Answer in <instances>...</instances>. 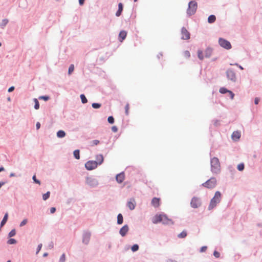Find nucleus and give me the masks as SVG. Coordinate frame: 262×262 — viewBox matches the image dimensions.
Segmentation results:
<instances>
[{"label":"nucleus","mask_w":262,"mask_h":262,"mask_svg":"<svg viewBox=\"0 0 262 262\" xmlns=\"http://www.w3.org/2000/svg\"><path fill=\"white\" fill-rule=\"evenodd\" d=\"M211 171L215 174L219 173L221 171V165L217 158L213 157L211 159Z\"/></svg>","instance_id":"obj_1"},{"label":"nucleus","mask_w":262,"mask_h":262,"mask_svg":"<svg viewBox=\"0 0 262 262\" xmlns=\"http://www.w3.org/2000/svg\"><path fill=\"white\" fill-rule=\"evenodd\" d=\"M221 199V193L219 191H216L215 193L214 197L211 200L208 209L209 210L213 209L215 206H216V204L220 202Z\"/></svg>","instance_id":"obj_2"},{"label":"nucleus","mask_w":262,"mask_h":262,"mask_svg":"<svg viewBox=\"0 0 262 262\" xmlns=\"http://www.w3.org/2000/svg\"><path fill=\"white\" fill-rule=\"evenodd\" d=\"M198 5L196 2L194 1H191L189 3L188 8L187 10V13L189 15L194 14L197 9Z\"/></svg>","instance_id":"obj_3"},{"label":"nucleus","mask_w":262,"mask_h":262,"mask_svg":"<svg viewBox=\"0 0 262 262\" xmlns=\"http://www.w3.org/2000/svg\"><path fill=\"white\" fill-rule=\"evenodd\" d=\"M216 184V180L214 178H211L206 182L204 183L202 185L207 188H213Z\"/></svg>","instance_id":"obj_4"},{"label":"nucleus","mask_w":262,"mask_h":262,"mask_svg":"<svg viewBox=\"0 0 262 262\" xmlns=\"http://www.w3.org/2000/svg\"><path fill=\"white\" fill-rule=\"evenodd\" d=\"M219 43L222 47L227 50L231 48V45L230 42L224 38H220L219 39Z\"/></svg>","instance_id":"obj_5"},{"label":"nucleus","mask_w":262,"mask_h":262,"mask_svg":"<svg viewBox=\"0 0 262 262\" xmlns=\"http://www.w3.org/2000/svg\"><path fill=\"white\" fill-rule=\"evenodd\" d=\"M97 165V162L95 161H89L85 164V168L89 170L96 168Z\"/></svg>","instance_id":"obj_6"},{"label":"nucleus","mask_w":262,"mask_h":262,"mask_svg":"<svg viewBox=\"0 0 262 262\" xmlns=\"http://www.w3.org/2000/svg\"><path fill=\"white\" fill-rule=\"evenodd\" d=\"M181 35V38L182 39L187 40L190 38V33L184 27L182 28Z\"/></svg>","instance_id":"obj_7"},{"label":"nucleus","mask_w":262,"mask_h":262,"mask_svg":"<svg viewBox=\"0 0 262 262\" xmlns=\"http://www.w3.org/2000/svg\"><path fill=\"white\" fill-rule=\"evenodd\" d=\"M226 74L229 80H231L233 81H235L236 75L233 70L231 69H229L227 71Z\"/></svg>","instance_id":"obj_8"},{"label":"nucleus","mask_w":262,"mask_h":262,"mask_svg":"<svg viewBox=\"0 0 262 262\" xmlns=\"http://www.w3.org/2000/svg\"><path fill=\"white\" fill-rule=\"evenodd\" d=\"M136 205V203L135 199L131 198L127 203V206L130 210H133L135 209Z\"/></svg>","instance_id":"obj_9"},{"label":"nucleus","mask_w":262,"mask_h":262,"mask_svg":"<svg viewBox=\"0 0 262 262\" xmlns=\"http://www.w3.org/2000/svg\"><path fill=\"white\" fill-rule=\"evenodd\" d=\"M201 204L199 199L197 198H193L191 201V205L192 207L198 208Z\"/></svg>","instance_id":"obj_10"},{"label":"nucleus","mask_w":262,"mask_h":262,"mask_svg":"<svg viewBox=\"0 0 262 262\" xmlns=\"http://www.w3.org/2000/svg\"><path fill=\"white\" fill-rule=\"evenodd\" d=\"M125 179V174L124 172H121L118 174L116 177V181L119 183H121Z\"/></svg>","instance_id":"obj_11"},{"label":"nucleus","mask_w":262,"mask_h":262,"mask_svg":"<svg viewBox=\"0 0 262 262\" xmlns=\"http://www.w3.org/2000/svg\"><path fill=\"white\" fill-rule=\"evenodd\" d=\"M128 227L127 225L123 226L120 230L119 233L122 236H124L128 231Z\"/></svg>","instance_id":"obj_12"},{"label":"nucleus","mask_w":262,"mask_h":262,"mask_svg":"<svg viewBox=\"0 0 262 262\" xmlns=\"http://www.w3.org/2000/svg\"><path fill=\"white\" fill-rule=\"evenodd\" d=\"M162 221V214H156L155 215L152 220V222L154 224H157L161 222Z\"/></svg>","instance_id":"obj_13"},{"label":"nucleus","mask_w":262,"mask_h":262,"mask_svg":"<svg viewBox=\"0 0 262 262\" xmlns=\"http://www.w3.org/2000/svg\"><path fill=\"white\" fill-rule=\"evenodd\" d=\"M160 199L157 198H154L151 200V204L154 207H158L160 206Z\"/></svg>","instance_id":"obj_14"},{"label":"nucleus","mask_w":262,"mask_h":262,"mask_svg":"<svg viewBox=\"0 0 262 262\" xmlns=\"http://www.w3.org/2000/svg\"><path fill=\"white\" fill-rule=\"evenodd\" d=\"M163 224H169L172 223V221L171 220L167 218V217L165 214H162V221Z\"/></svg>","instance_id":"obj_15"},{"label":"nucleus","mask_w":262,"mask_h":262,"mask_svg":"<svg viewBox=\"0 0 262 262\" xmlns=\"http://www.w3.org/2000/svg\"><path fill=\"white\" fill-rule=\"evenodd\" d=\"M241 137V133L238 131L234 132L232 134V139L234 141H237Z\"/></svg>","instance_id":"obj_16"},{"label":"nucleus","mask_w":262,"mask_h":262,"mask_svg":"<svg viewBox=\"0 0 262 262\" xmlns=\"http://www.w3.org/2000/svg\"><path fill=\"white\" fill-rule=\"evenodd\" d=\"M127 32L125 31H121L119 35V39L122 42L126 37Z\"/></svg>","instance_id":"obj_17"},{"label":"nucleus","mask_w":262,"mask_h":262,"mask_svg":"<svg viewBox=\"0 0 262 262\" xmlns=\"http://www.w3.org/2000/svg\"><path fill=\"white\" fill-rule=\"evenodd\" d=\"M96 162H97V165L98 164H101L103 162V157L102 155H98L96 157Z\"/></svg>","instance_id":"obj_18"},{"label":"nucleus","mask_w":262,"mask_h":262,"mask_svg":"<svg viewBox=\"0 0 262 262\" xmlns=\"http://www.w3.org/2000/svg\"><path fill=\"white\" fill-rule=\"evenodd\" d=\"M122 10H123V5L122 3H120L118 4V10L117 11V12L116 13V15L118 17L120 16V15L122 12Z\"/></svg>","instance_id":"obj_19"},{"label":"nucleus","mask_w":262,"mask_h":262,"mask_svg":"<svg viewBox=\"0 0 262 262\" xmlns=\"http://www.w3.org/2000/svg\"><path fill=\"white\" fill-rule=\"evenodd\" d=\"M8 213H6L5 214V215H4V217L2 220V221L1 222V227H3L5 224L7 222V220H8Z\"/></svg>","instance_id":"obj_20"},{"label":"nucleus","mask_w":262,"mask_h":262,"mask_svg":"<svg viewBox=\"0 0 262 262\" xmlns=\"http://www.w3.org/2000/svg\"><path fill=\"white\" fill-rule=\"evenodd\" d=\"M90 234H88V233L85 234L83 238V242L85 243L86 244H87L90 241Z\"/></svg>","instance_id":"obj_21"},{"label":"nucleus","mask_w":262,"mask_h":262,"mask_svg":"<svg viewBox=\"0 0 262 262\" xmlns=\"http://www.w3.org/2000/svg\"><path fill=\"white\" fill-rule=\"evenodd\" d=\"M216 17L214 15H211L208 18V22L210 24L214 23Z\"/></svg>","instance_id":"obj_22"},{"label":"nucleus","mask_w":262,"mask_h":262,"mask_svg":"<svg viewBox=\"0 0 262 262\" xmlns=\"http://www.w3.org/2000/svg\"><path fill=\"white\" fill-rule=\"evenodd\" d=\"M123 221V216L119 213L117 216V223L119 225L122 224Z\"/></svg>","instance_id":"obj_23"},{"label":"nucleus","mask_w":262,"mask_h":262,"mask_svg":"<svg viewBox=\"0 0 262 262\" xmlns=\"http://www.w3.org/2000/svg\"><path fill=\"white\" fill-rule=\"evenodd\" d=\"M66 136V133L63 130H60L57 133V136L58 138H63Z\"/></svg>","instance_id":"obj_24"},{"label":"nucleus","mask_w":262,"mask_h":262,"mask_svg":"<svg viewBox=\"0 0 262 262\" xmlns=\"http://www.w3.org/2000/svg\"><path fill=\"white\" fill-rule=\"evenodd\" d=\"M79 153H80L79 150L77 149V150H74V151L73 152V154H74V156L75 158L76 159H80V154H79Z\"/></svg>","instance_id":"obj_25"},{"label":"nucleus","mask_w":262,"mask_h":262,"mask_svg":"<svg viewBox=\"0 0 262 262\" xmlns=\"http://www.w3.org/2000/svg\"><path fill=\"white\" fill-rule=\"evenodd\" d=\"M33 101H34V102L35 103V105H34L35 109H36V110L39 109V102L37 100V99L35 98V99H34Z\"/></svg>","instance_id":"obj_26"},{"label":"nucleus","mask_w":262,"mask_h":262,"mask_svg":"<svg viewBox=\"0 0 262 262\" xmlns=\"http://www.w3.org/2000/svg\"><path fill=\"white\" fill-rule=\"evenodd\" d=\"M187 236V232L186 231H183L181 233H180L178 236L179 238H184Z\"/></svg>","instance_id":"obj_27"},{"label":"nucleus","mask_w":262,"mask_h":262,"mask_svg":"<svg viewBox=\"0 0 262 262\" xmlns=\"http://www.w3.org/2000/svg\"><path fill=\"white\" fill-rule=\"evenodd\" d=\"M100 141L98 140H94L90 142V145L93 146L97 145L99 143Z\"/></svg>","instance_id":"obj_28"},{"label":"nucleus","mask_w":262,"mask_h":262,"mask_svg":"<svg viewBox=\"0 0 262 262\" xmlns=\"http://www.w3.org/2000/svg\"><path fill=\"white\" fill-rule=\"evenodd\" d=\"M74 70V64H72L70 65V66L69 68L68 74L69 75H71L72 74V73L73 72Z\"/></svg>","instance_id":"obj_29"},{"label":"nucleus","mask_w":262,"mask_h":262,"mask_svg":"<svg viewBox=\"0 0 262 262\" xmlns=\"http://www.w3.org/2000/svg\"><path fill=\"white\" fill-rule=\"evenodd\" d=\"M80 98H81V102L82 103H85L87 102L88 100H87L86 97H85L84 95L81 94L80 95Z\"/></svg>","instance_id":"obj_30"},{"label":"nucleus","mask_w":262,"mask_h":262,"mask_svg":"<svg viewBox=\"0 0 262 262\" xmlns=\"http://www.w3.org/2000/svg\"><path fill=\"white\" fill-rule=\"evenodd\" d=\"M198 56L199 58L201 60H203L204 59V56L203 55V52L201 50H199L198 51Z\"/></svg>","instance_id":"obj_31"},{"label":"nucleus","mask_w":262,"mask_h":262,"mask_svg":"<svg viewBox=\"0 0 262 262\" xmlns=\"http://www.w3.org/2000/svg\"><path fill=\"white\" fill-rule=\"evenodd\" d=\"M50 193L49 191H48L46 193L43 194L42 195L43 200H47L50 196Z\"/></svg>","instance_id":"obj_32"},{"label":"nucleus","mask_w":262,"mask_h":262,"mask_svg":"<svg viewBox=\"0 0 262 262\" xmlns=\"http://www.w3.org/2000/svg\"><path fill=\"white\" fill-rule=\"evenodd\" d=\"M16 241L14 238H10L7 242V243L10 245L15 244L16 243Z\"/></svg>","instance_id":"obj_33"},{"label":"nucleus","mask_w":262,"mask_h":262,"mask_svg":"<svg viewBox=\"0 0 262 262\" xmlns=\"http://www.w3.org/2000/svg\"><path fill=\"white\" fill-rule=\"evenodd\" d=\"M228 91H229V90H228L227 89H226L225 88H220V89L219 90V92L222 94H225L226 93H228Z\"/></svg>","instance_id":"obj_34"},{"label":"nucleus","mask_w":262,"mask_h":262,"mask_svg":"<svg viewBox=\"0 0 262 262\" xmlns=\"http://www.w3.org/2000/svg\"><path fill=\"white\" fill-rule=\"evenodd\" d=\"M129 104L127 103L125 106V114L128 115L129 114Z\"/></svg>","instance_id":"obj_35"},{"label":"nucleus","mask_w":262,"mask_h":262,"mask_svg":"<svg viewBox=\"0 0 262 262\" xmlns=\"http://www.w3.org/2000/svg\"><path fill=\"white\" fill-rule=\"evenodd\" d=\"M245 167L244 164L243 163H240L237 165V169L239 171H242L244 170Z\"/></svg>","instance_id":"obj_36"},{"label":"nucleus","mask_w":262,"mask_h":262,"mask_svg":"<svg viewBox=\"0 0 262 262\" xmlns=\"http://www.w3.org/2000/svg\"><path fill=\"white\" fill-rule=\"evenodd\" d=\"M139 249V246L137 244L134 245L132 247V250L135 252Z\"/></svg>","instance_id":"obj_37"},{"label":"nucleus","mask_w":262,"mask_h":262,"mask_svg":"<svg viewBox=\"0 0 262 262\" xmlns=\"http://www.w3.org/2000/svg\"><path fill=\"white\" fill-rule=\"evenodd\" d=\"M50 97L48 96H41L39 97V99H43L45 101H48Z\"/></svg>","instance_id":"obj_38"},{"label":"nucleus","mask_w":262,"mask_h":262,"mask_svg":"<svg viewBox=\"0 0 262 262\" xmlns=\"http://www.w3.org/2000/svg\"><path fill=\"white\" fill-rule=\"evenodd\" d=\"M16 234V231L15 229L12 230L9 233V237H12Z\"/></svg>","instance_id":"obj_39"},{"label":"nucleus","mask_w":262,"mask_h":262,"mask_svg":"<svg viewBox=\"0 0 262 262\" xmlns=\"http://www.w3.org/2000/svg\"><path fill=\"white\" fill-rule=\"evenodd\" d=\"M101 106V104L99 103H94L92 104V107L94 108H98Z\"/></svg>","instance_id":"obj_40"},{"label":"nucleus","mask_w":262,"mask_h":262,"mask_svg":"<svg viewBox=\"0 0 262 262\" xmlns=\"http://www.w3.org/2000/svg\"><path fill=\"white\" fill-rule=\"evenodd\" d=\"M107 120H108V122L111 123V124H113L114 123V118H113V116H110L108 117V119H107Z\"/></svg>","instance_id":"obj_41"},{"label":"nucleus","mask_w":262,"mask_h":262,"mask_svg":"<svg viewBox=\"0 0 262 262\" xmlns=\"http://www.w3.org/2000/svg\"><path fill=\"white\" fill-rule=\"evenodd\" d=\"M206 54L208 55H206V57H208L210 56L211 53V50L210 49H207L206 50Z\"/></svg>","instance_id":"obj_42"},{"label":"nucleus","mask_w":262,"mask_h":262,"mask_svg":"<svg viewBox=\"0 0 262 262\" xmlns=\"http://www.w3.org/2000/svg\"><path fill=\"white\" fill-rule=\"evenodd\" d=\"M184 55L186 58H189L190 56V53L188 51H185L184 52Z\"/></svg>","instance_id":"obj_43"},{"label":"nucleus","mask_w":262,"mask_h":262,"mask_svg":"<svg viewBox=\"0 0 262 262\" xmlns=\"http://www.w3.org/2000/svg\"><path fill=\"white\" fill-rule=\"evenodd\" d=\"M66 260V255H65V254L63 253L62 254V255L61 256L60 258V261L61 262H64Z\"/></svg>","instance_id":"obj_44"},{"label":"nucleus","mask_w":262,"mask_h":262,"mask_svg":"<svg viewBox=\"0 0 262 262\" xmlns=\"http://www.w3.org/2000/svg\"><path fill=\"white\" fill-rule=\"evenodd\" d=\"M27 219H24L20 224V227H22L24 225H25L27 223Z\"/></svg>","instance_id":"obj_45"},{"label":"nucleus","mask_w":262,"mask_h":262,"mask_svg":"<svg viewBox=\"0 0 262 262\" xmlns=\"http://www.w3.org/2000/svg\"><path fill=\"white\" fill-rule=\"evenodd\" d=\"M213 255H214V256L215 257H216V258H219V257H220V253H219V252H217V251H214V252H213Z\"/></svg>","instance_id":"obj_46"},{"label":"nucleus","mask_w":262,"mask_h":262,"mask_svg":"<svg viewBox=\"0 0 262 262\" xmlns=\"http://www.w3.org/2000/svg\"><path fill=\"white\" fill-rule=\"evenodd\" d=\"M228 93L229 94L231 99H233L234 97V94H233V93L231 91H229Z\"/></svg>","instance_id":"obj_47"},{"label":"nucleus","mask_w":262,"mask_h":262,"mask_svg":"<svg viewBox=\"0 0 262 262\" xmlns=\"http://www.w3.org/2000/svg\"><path fill=\"white\" fill-rule=\"evenodd\" d=\"M33 180H34V182H35L36 183L38 184H40V181L36 179V176L35 175L33 176Z\"/></svg>","instance_id":"obj_48"},{"label":"nucleus","mask_w":262,"mask_h":262,"mask_svg":"<svg viewBox=\"0 0 262 262\" xmlns=\"http://www.w3.org/2000/svg\"><path fill=\"white\" fill-rule=\"evenodd\" d=\"M41 247H42L41 244H40L39 245H38V246L37 247V249L36 254L38 253V252L40 251Z\"/></svg>","instance_id":"obj_49"},{"label":"nucleus","mask_w":262,"mask_h":262,"mask_svg":"<svg viewBox=\"0 0 262 262\" xmlns=\"http://www.w3.org/2000/svg\"><path fill=\"white\" fill-rule=\"evenodd\" d=\"M207 246H203V247L201 248V249H200V251H201V252H204L206 251V250H207Z\"/></svg>","instance_id":"obj_50"},{"label":"nucleus","mask_w":262,"mask_h":262,"mask_svg":"<svg viewBox=\"0 0 262 262\" xmlns=\"http://www.w3.org/2000/svg\"><path fill=\"white\" fill-rule=\"evenodd\" d=\"M112 130L113 132L116 133L118 131V128L116 126H114L112 127Z\"/></svg>","instance_id":"obj_51"},{"label":"nucleus","mask_w":262,"mask_h":262,"mask_svg":"<svg viewBox=\"0 0 262 262\" xmlns=\"http://www.w3.org/2000/svg\"><path fill=\"white\" fill-rule=\"evenodd\" d=\"M8 23V19H4L3 20V26H5Z\"/></svg>","instance_id":"obj_52"},{"label":"nucleus","mask_w":262,"mask_h":262,"mask_svg":"<svg viewBox=\"0 0 262 262\" xmlns=\"http://www.w3.org/2000/svg\"><path fill=\"white\" fill-rule=\"evenodd\" d=\"M56 211V208L55 207H52L50 209V212L51 213H54Z\"/></svg>","instance_id":"obj_53"},{"label":"nucleus","mask_w":262,"mask_h":262,"mask_svg":"<svg viewBox=\"0 0 262 262\" xmlns=\"http://www.w3.org/2000/svg\"><path fill=\"white\" fill-rule=\"evenodd\" d=\"M259 101V98H255L254 100V103L255 104H257Z\"/></svg>","instance_id":"obj_54"},{"label":"nucleus","mask_w":262,"mask_h":262,"mask_svg":"<svg viewBox=\"0 0 262 262\" xmlns=\"http://www.w3.org/2000/svg\"><path fill=\"white\" fill-rule=\"evenodd\" d=\"M37 129H38L40 127V124L39 122H37L36 124Z\"/></svg>","instance_id":"obj_55"},{"label":"nucleus","mask_w":262,"mask_h":262,"mask_svg":"<svg viewBox=\"0 0 262 262\" xmlns=\"http://www.w3.org/2000/svg\"><path fill=\"white\" fill-rule=\"evenodd\" d=\"M14 90V86H11V87H10V88L8 89V92H12Z\"/></svg>","instance_id":"obj_56"},{"label":"nucleus","mask_w":262,"mask_h":262,"mask_svg":"<svg viewBox=\"0 0 262 262\" xmlns=\"http://www.w3.org/2000/svg\"><path fill=\"white\" fill-rule=\"evenodd\" d=\"M85 0H79V3L80 5H82Z\"/></svg>","instance_id":"obj_57"},{"label":"nucleus","mask_w":262,"mask_h":262,"mask_svg":"<svg viewBox=\"0 0 262 262\" xmlns=\"http://www.w3.org/2000/svg\"><path fill=\"white\" fill-rule=\"evenodd\" d=\"M5 184V182H0V188H1V187H2L3 185H4Z\"/></svg>","instance_id":"obj_58"},{"label":"nucleus","mask_w":262,"mask_h":262,"mask_svg":"<svg viewBox=\"0 0 262 262\" xmlns=\"http://www.w3.org/2000/svg\"><path fill=\"white\" fill-rule=\"evenodd\" d=\"M4 170H5V169L3 167H0V172L4 171Z\"/></svg>","instance_id":"obj_59"},{"label":"nucleus","mask_w":262,"mask_h":262,"mask_svg":"<svg viewBox=\"0 0 262 262\" xmlns=\"http://www.w3.org/2000/svg\"><path fill=\"white\" fill-rule=\"evenodd\" d=\"M236 65L238 66V67L240 69L243 70V68L242 66H238L237 64H236Z\"/></svg>","instance_id":"obj_60"},{"label":"nucleus","mask_w":262,"mask_h":262,"mask_svg":"<svg viewBox=\"0 0 262 262\" xmlns=\"http://www.w3.org/2000/svg\"><path fill=\"white\" fill-rule=\"evenodd\" d=\"M47 255H48V253H45L43 254V257H46V256H47Z\"/></svg>","instance_id":"obj_61"},{"label":"nucleus","mask_w":262,"mask_h":262,"mask_svg":"<svg viewBox=\"0 0 262 262\" xmlns=\"http://www.w3.org/2000/svg\"><path fill=\"white\" fill-rule=\"evenodd\" d=\"M7 262H11V261L10 260H8Z\"/></svg>","instance_id":"obj_62"},{"label":"nucleus","mask_w":262,"mask_h":262,"mask_svg":"<svg viewBox=\"0 0 262 262\" xmlns=\"http://www.w3.org/2000/svg\"><path fill=\"white\" fill-rule=\"evenodd\" d=\"M138 0H134V2H137Z\"/></svg>","instance_id":"obj_63"},{"label":"nucleus","mask_w":262,"mask_h":262,"mask_svg":"<svg viewBox=\"0 0 262 262\" xmlns=\"http://www.w3.org/2000/svg\"><path fill=\"white\" fill-rule=\"evenodd\" d=\"M2 46V43L0 42V47Z\"/></svg>","instance_id":"obj_64"}]
</instances>
